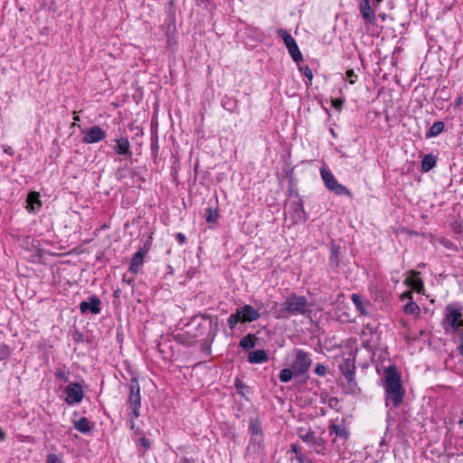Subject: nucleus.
I'll list each match as a JSON object with an SVG mask.
<instances>
[{
    "instance_id": "37998d69",
    "label": "nucleus",
    "mask_w": 463,
    "mask_h": 463,
    "mask_svg": "<svg viewBox=\"0 0 463 463\" xmlns=\"http://www.w3.org/2000/svg\"><path fill=\"white\" fill-rule=\"evenodd\" d=\"M150 246H151V241L149 240H147L145 242L144 246L142 248H140L139 250H146V254L150 249Z\"/></svg>"
},
{
    "instance_id": "a878e982",
    "label": "nucleus",
    "mask_w": 463,
    "mask_h": 463,
    "mask_svg": "<svg viewBox=\"0 0 463 463\" xmlns=\"http://www.w3.org/2000/svg\"><path fill=\"white\" fill-rule=\"evenodd\" d=\"M293 376H295V372L291 367L284 368L280 371L279 379L281 383H288Z\"/></svg>"
},
{
    "instance_id": "e433bc0d",
    "label": "nucleus",
    "mask_w": 463,
    "mask_h": 463,
    "mask_svg": "<svg viewBox=\"0 0 463 463\" xmlns=\"http://www.w3.org/2000/svg\"><path fill=\"white\" fill-rule=\"evenodd\" d=\"M47 463H62V460L60 457L55 454H50L47 457Z\"/></svg>"
},
{
    "instance_id": "c9c22d12",
    "label": "nucleus",
    "mask_w": 463,
    "mask_h": 463,
    "mask_svg": "<svg viewBox=\"0 0 463 463\" xmlns=\"http://www.w3.org/2000/svg\"><path fill=\"white\" fill-rule=\"evenodd\" d=\"M234 385H235V388L237 389L238 393L244 396L243 389L245 386H244L243 383L240 379H236Z\"/></svg>"
},
{
    "instance_id": "393cba45",
    "label": "nucleus",
    "mask_w": 463,
    "mask_h": 463,
    "mask_svg": "<svg viewBox=\"0 0 463 463\" xmlns=\"http://www.w3.org/2000/svg\"><path fill=\"white\" fill-rule=\"evenodd\" d=\"M329 261L331 267H337L340 263L339 248L335 245L331 247Z\"/></svg>"
},
{
    "instance_id": "ea45409f",
    "label": "nucleus",
    "mask_w": 463,
    "mask_h": 463,
    "mask_svg": "<svg viewBox=\"0 0 463 463\" xmlns=\"http://www.w3.org/2000/svg\"><path fill=\"white\" fill-rule=\"evenodd\" d=\"M175 238L177 240V241L180 243V244H184L186 241V237L184 236V234H183L182 232H178L176 235H175Z\"/></svg>"
},
{
    "instance_id": "79ce46f5",
    "label": "nucleus",
    "mask_w": 463,
    "mask_h": 463,
    "mask_svg": "<svg viewBox=\"0 0 463 463\" xmlns=\"http://www.w3.org/2000/svg\"><path fill=\"white\" fill-rule=\"evenodd\" d=\"M458 337H459L458 350H459V354L463 356V331L459 334Z\"/></svg>"
},
{
    "instance_id": "bb28decb",
    "label": "nucleus",
    "mask_w": 463,
    "mask_h": 463,
    "mask_svg": "<svg viewBox=\"0 0 463 463\" xmlns=\"http://www.w3.org/2000/svg\"><path fill=\"white\" fill-rule=\"evenodd\" d=\"M249 430L251 435L262 434L261 424L257 419H250Z\"/></svg>"
},
{
    "instance_id": "9b49d317",
    "label": "nucleus",
    "mask_w": 463,
    "mask_h": 463,
    "mask_svg": "<svg viewBox=\"0 0 463 463\" xmlns=\"http://www.w3.org/2000/svg\"><path fill=\"white\" fill-rule=\"evenodd\" d=\"M100 304L101 301L97 296H91L89 298V301H82L80 304V310L81 313H86L90 311L94 315H98L101 311Z\"/></svg>"
},
{
    "instance_id": "7ed1b4c3",
    "label": "nucleus",
    "mask_w": 463,
    "mask_h": 463,
    "mask_svg": "<svg viewBox=\"0 0 463 463\" xmlns=\"http://www.w3.org/2000/svg\"><path fill=\"white\" fill-rule=\"evenodd\" d=\"M463 307L459 305L449 304L445 307V317L442 327L448 334L458 335L463 331Z\"/></svg>"
},
{
    "instance_id": "8fccbe9b",
    "label": "nucleus",
    "mask_w": 463,
    "mask_h": 463,
    "mask_svg": "<svg viewBox=\"0 0 463 463\" xmlns=\"http://www.w3.org/2000/svg\"><path fill=\"white\" fill-rule=\"evenodd\" d=\"M405 296H408L410 298H411V292H408V294H405Z\"/></svg>"
},
{
    "instance_id": "0eeeda50",
    "label": "nucleus",
    "mask_w": 463,
    "mask_h": 463,
    "mask_svg": "<svg viewBox=\"0 0 463 463\" xmlns=\"http://www.w3.org/2000/svg\"><path fill=\"white\" fill-rule=\"evenodd\" d=\"M320 174L326 186L330 191L334 192L337 195H350L349 190L343 184H339L329 170L321 168Z\"/></svg>"
},
{
    "instance_id": "09e8293b",
    "label": "nucleus",
    "mask_w": 463,
    "mask_h": 463,
    "mask_svg": "<svg viewBox=\"0 0 463 463\" xmlns=\"http://www.w3.org/2000/svg\"><path fill=\"white\" fill-rule=\"evenodd\" d=\"M74 121H80V117L78 115H75L73 117Z\"/></svg>"
},
{
    "instance_id": "dca6fc26",
    "label": "nucleus",
    "mask_w": 463,
    "mask_h": 463,
    "mask_svg": "<svg viewBox=\"0 0 463 463\" xmlns=\"http://www.w3.org/2000/svg\"><path fill=\"white\" fill-rule=\"evenodd\" d=\"M351 299H352L354 305L355 306L356 310L361 315H364L365 316V315L369 314L368 307L371 306L369 301L363 300L361 296L358 295V294H355V293L352 294Z\"/></svg>"
},
{
    "instance_id": "1a4fd4ad",
    "label": "nucleus",
    "mask_w": 463,
    "mask_h": 463,
    "mask_svg": "<svg viewBox=\"0 0 463 463\" xmlns=\"http://www.w3.org/2000/svg\"><path fill=\"white\" fill-rule=\"evenodd\" d=\"M65 402L68 404L79 403L83 399V390L80 383H70L65 388Z\"/></svg>"
},
{
    "instance_id": "c756f323",
    "label": "nucleus",
    "mask_w": 463,
    "mask_h": 463,
    "mask_svg": "<svg viewBox=\"0 0 463 463\" xmlns=\"http://www.w3.org/2000/svg\"><path fill=\"white\" fill-rule=\"evenodd\" d=\"M70 372L64 366L62 368H58L55 372V377L62 382H69Z\"/></svg>"
},
{
    "instance_id": "a211bd4d",
    "label": "nucleus",
    "mask_w": 463,
    "mask_h": 463,
    "mask_svg": "<svg viewBox=\"0 0 463 463\" xmlns=\"http://www.w3.org/2000/svg\"><path fill=\"white\" fill-rule=\"evenodd\" d=\"M419 272L411 271V277L406 279V283L417 292H420L423 289V282L419 278Z\"/></svg>"
},
{
    "instance_id": "f8f14e48",
    "label": "nucleus",
    "mask_w": 463,
    "mask_h": 463,
    "mask_svg": "<svg viewBox=\"0 0 463 463\" xmlns=\"http://www.w3.org/2000/svg\"><path fill=\"white\" fill-rule=\"evenodd\" d=\"M116 145L114 151L119 156H131L130 144L127 137H120L115 139Z\"/></svg>"
},
{
    "instance_id": "aec40b11",
    "label": "nucleus",
    "mask_w": 463,
    "mask_h": 463,
    "mask_svg": "<svg viewBox=\"0 0 463 463\" xmlns=\"http://www.w3.org/2000/svg\"><path fill=\"white\" fill-rule=\"evenodd\" d=\"M73 423L74 428L81 433H88L91 430L90 420L85 417L80 418L79 420H74Z\"/></svg>"
},
{
    "instance_id": "39448f33",
    "label": "nucleus",
    "mask_w": 463,
    "mask_h": 463,
    "mask_svg": "<svg viewBox=\"0 0 463 463\" xmlns=\"http://www.w3.org/2000/svg\"><path fill=\"white\" fill-rule=\"evenodd\" d=\"M259 311L250 305H244L237 308L236 312L232 314L227 320L229 327L233 329L238 323H250L260 318Z\"/></svg>"
},
{
    "instance_id": "f03ea898",
    "label": "nucleus",
    "mask_w": 463,
    "mask_h": 463,
    "mask_svg": "<svg viewBox=\"0 0 463 463\" xmlns=\"http://www.w3.org/2000/svg\"><path fill=\"white\" fill-rule=\"evenodd\" d=\"M311 305L304 296H298L295 293L288 295L282 304L280 316L288 317L289 316H308L311 313Z\"/></svg>"
},
{
    "instance_id": "c03bdc74",
    "label": "nucleus",
    "mask_w": 463,
    "mask_h": 463,
    "mask_svg": "<svg viewBox=\"0 0 463 463\" xmlns=\"http://www.w3.org/2000/svg\"><path fill=\"white\" fill-rule=\"evenodd\" d=\"M462 103V99L461 97H458L457 99H456V106L457 107H459Z\"/></svg>"
},
{
    "instance_id": "72a5a7b5",
    "label": "nucleus",
    "mask_w": 463,
    "mask_h": 463,
    "mask_svg": "<svg viewBox=\"0 0 463 463\" xmlns=\"http://www.w3.org/2000/svg\"><path fill=\"white\" fill-rule=\"evenodd\" d=\"M344 101L345 100L343 99H333L331 100V104L337 111H340L342 109Z\"/></svg>"
},
{
    "instance_id": "c85d7f7f",
    "label": "nucleus",
    "mask_w": 463,
    "mask_h": 463,
    "mask_svg": "<svg viewBox=\"0 0 463 463\" xmlns=\"http://www.w3.org/2000/svg\"><path fill=\"white\" fill-rule=\"evenodd\" d=\"M205 219L208 222H215L219 218V213L213 208H207L205 212Z\"/></svg>"
},
{
    "instance_id": "2eb2a0df",
    "label": "nucleus",
    "mask_w": 463,
    "mask_h": 463,
    "mask_svg": "<svg viewBox=\"0 0 463 463\" xmlns=\"http://www.w3.org/2000/svg\"><path fill=\"white\" fill-rule=\"evenodd\" d=\"M298 437L301 439L304 442L309 444V445H317V446H323L324 441L322 439L317 438L315 435V432L311 430H307L306 432H303L302 430L298 431Z\"/></svg>"
},
{
    "instance_id": "f704fd0d",
    "label": "nucleus",
    "mask_w": 463,
    "mask_h": 463,
    "mask_svg": "<svg viewBox=\"0 0 463 463\" xmlns=\"http://www.w3.org/2000/svg\"><path fill=\"white\" fill-rule=\"evenodd\" d=\"M158 149H159V146H158V138L157 137H153L152 138V144H151V150H152V153L155 156H157V153H158Z\"/></svg>"
},
{
    "instance_id": "423d86ee",
    "label": "nucleus",
    "mask_w": 463,
    "mask_h": 463,
    "mask_svg": "<svg viewBox=\"0 0 463 463\" xmlns=\"http://www.w3.org/2000/svg\"><path fill=\"white\" fill-rule=\"evenodd\" d=\"M294 352L295 359L291 363V368L295 372V376L306 375L312 364L310 354L302 349H295Z\"/></svg>"
},
{
    "instance_id": "20e7f679",
    "label": "nucleus",
    "mask_w": 463,
    "mask_h": 463,
    "mask_svg": "<svg viewBox=\"0 0 463 463\" xmlns=\"http://www.w3.org/2000/svg\"><path fill=\"white\" fill-rule=\"evenodd\" d=\"M128 388V406L130 410L129 427L133 430L135 428L134 420L139 417V410L141 407L140 386L137 378L130 379Z\"/></svg>"
},
{
    "instance_id": "f3484780",
    "label": "nucleus",
    "mask_w": 463,
    "mask_h": 463,
    "mask_svg": "<svg viewBox=\"0 0 463 463\" xmlns=\"http://www.w3.org/2000/svg\"><path fill=\"white\" fill-rule=\"evenodd\" d=\"M248 361L250 364H263L269 361V355L263 349L255 350L249 353Z\"/></svg>"
},
{
    "instance_id": "de8ad7c7",
    "label": "nucleus",
    "mask_w": 463,
    "mask_h": 463,
    "mask_svg": "<svg viewBox=\"0 0 463 463\" xmlns=\"http://www.w3.org/2000/svg\"><path fill=\"white\" fill-rule=\"evenodd\" d=\"M181 463H193L190 459L186 458H182V462Z\"/></svg>"
},
{
    "instance_id": "4468645a",
    "label": "nucleus",
    "mask_w": 463,
    "mask_h": 463,
    "mask_svg": "<svg viewBox=\"0 0 463 463\" xmlns=\"http://www.w3.org/2000/svg\"><path fill=\"white\" fill-rule=\"evenodd\" d=\"M145 256L146 250H138L131 259L128 270L132 273H137L140 267L143 265Z\"/></svg>"
},
{
    "instance_id": "4c0bfd02",
    "label": "nucleus",
    "mask_w": 463,
    "mask_h": 463,
    "mask_svg": "<svg viewBox=\"0 0 463 463\" xmlns=\"http://www.w3.org/2000/svg\"><path fill=\"white\" fill-rule=\"evenodd\" d=\"M300 71H302L305 77H307L309 80H312L313 73L309 67L306 66L305 68L300 69Z\"/></svg>"
},
{
    "instance_id": "a18cd8bd",
    "label": "nucleus",
    "mask_w": 463,
    "mask_h": 463,
    "mask_svg": "<svg viewBox=\"0 0 463 463\" xmlns=\"http://www.w3.org/2000/svg\"><path fill=\"white\" fill-rule=\"evenodd\" d=\"M5 438V434L4 430L0 428V439H4Z\"/></svg>"
},
{
    "instance_id": "b1692460",
    "label": "nucleus",
    "mask_w": 463,
    "mask_h": 463,
    "mask_svg": "<svg viewBox=\"0 0 463 463\" xmlns=\"http://www.w3.org/2000/svg\"><path fill=\"white\" fill-rule=\"evenodd\" d=\"M255 336L249 334L240 341L239 345L242 349L250 350L255 346Z\"/></svg>"
},
{
    "instance_id": "6e6552de",
    "label": "nucleus",
    "mask_w": 463,
    "mask_h": 463,
    "mask_svg": "<svg viewBox=\"0 0 463 463\" xmlns=\"http://www.w3.org/2000/svg\"><path fill=\"white\" fill-rule=\"evenodd\" d=\"M277 33L283 40L293 61L297 62L301 61L302 54L295 39L284 29H279Z\"/></svg>"
},
{
    "instance_id": "7c9ffc66",
    "label": "nucleus",
    "mask_w": 463,
    "mask_h": 463,
    "mask_svg": "<svg viewBox=\"0 0 463 463\" xmlns=\"http://www.w3.org/2000/svg\"><path fill=\"white\" fill-rule=\"evenodd\" d=\"M263 442V434L251 435L250 446L253 447L254 450L260 448Z\"/></svg>"
},
{
    "instance_id": "6ab92c4d",
    "label": "nucleus",
    "mask_w": 463,
    "mask_h": 463,
    "mask_svg": "<svg viewBox=\"0 0 463 463\" xmlns=\"http://www.w3.org/2000/svg\"><path fill=\"white\" fill-rule=\"evenodd\" d=\"M27 203H28L27 208L31 212H33V211H35L36 208L41 207L42 203L40 201L39 194L36 192L30 193L27 197Z\"/></svg>"
},
{
    "instance_id": "5701e85b",
    "label": "nucleus",
    "mask_w": 463,
    "mask_h": 463,
    "mask_svg": "<svg viewBox=\"0 0 463 463\" xmlns=\"http://www.w3.org/2000/svg\"><path fill=\"white\" fill-rule=\"evenodd\" d=\"M329 433L335 434V436L343 438L345 439L348 438V432L346 429L341 425L331 424L329 426Z\"/></svg>"
},
{
    "instance_id": "49530a36",
    "label": "nucleus",
    "mask_w": 463,
    "mask_h": 463,
    "mask_svg": "<svg viewBox=\"0 0 463 463\" xmlns=\"http://www.w3.org/2000/svg\"><path fill=\"white\" fill-rule=\"evenodd\" d=\"M291 450H292L293 452H295V453H298V446H297V445H295V444H294V445H292V446H291Z\"/></svg>"
},
{
    "instance_id": "ddd939ff",
    "label": "nucleus",
    "mask_w": 463,
    "mask_h": 463,
    "mask_svg": "<svg viewBox=\"0 0 463 463\" xmlns=\"http://www.w3.org/2000/svg\"><path fill=\"white\" fill-rule=\"evenodd\" d=\"M359 10L363 18L368 23H374L375 14L373 11L369 0H361Z\"/></svg>"
},
{
    "instance_id": "2f4dec72",
    "label": "nucleus",
    "mask_w": 463,
    "mask_h": 463,
    "mask_svg": "<svg viewBox=\"0 0 463 463\" xmlns=\"http://www.w3.org/2000/svg\"><path fill=\"white\" fill-rule=\"evenodd\" d=\"M349 367V365H347ZM345 379L348 381L350 384L355 385L354 383V366L353 365L352 368H347L345 372L343 373Z\"/></svg>"
},
{
    "instance_id": "f257e3e1",
    "label": "nucleus",
    "mask_w": 463,
    "mask_h": 463,
    "mask_svg": "<svg viewBox=\"0 0 463 463\" xmlns=\"http://www.w3.org/2000/svg\"><path fill=\"white\" fill-rule=\"evenodd\" d=\"M385 404L391 402L398 407L402 402L405 391L402 384L401 375L394 366H389L384 372Z\"/></svg>"
},
{
    "instance_id": "9d476101",
    "label": "nucleus",
    "mask_w": 463,
    "mask_h": 463,
    "mask_svg": "<svg viewBox=\"0 0 463 463\" xmlns=\"http://www.w3.org/2000/svg\"><path fill=\"white\" fill-rule=\"evenodd\" d=\"M82 142L84 144L98 143L106 137V132L99 126L87 128L83 132Z\"/></svg>"
},
{
    "instance_id": "58836bf2",
    "label": "nucleus",
    "mask_w": 463,
    "mask_h": 463,
    "mask_svg": "<svg viewBox=\"0 0 463 463\" xmlns=\"http://www.w3.org/2000/svg\"><path fill=\"white\" fill-rule=\"evenodd\" d=\"M140 444L146 449H149L150 448V441L148 439L145 438V437H142L140 439Z\"/></svg>"
},
{
    "instance_id": "473e14b6",
    "label": "nucleus",
    "mask_w": 463,
    "mask_h": 463,
    "mask_svg": "<svg viewBox=\"0 0 463 463\" xmlns=\"http://www.w3.org/2000/svg\"><path fill=\"white\" fill-rule=\"evenodd\" d=\"M314 373L319 376H325L326 373V367L322 364H317L314 369Z\"/></svg>"
},
{
    "instance_id": "412c9836",
    "label": "nucleus",
    "mask_w": 463,
    "mask_h": 463,
    "mask_svg": "<svg viewBox=\"0 0 463 463\" xmlns=\"http://www.w3.org/2000/svg\"><path fill=\"white\" fill-rule=\"evenodd\" d=\"M437 162V158L433 155H427L423 157L421 161V170L423 172H428L432 169Z\"/></svg>"
},
{
    "instance_id": "4be33fe9",
    "label": "nucleus",
    "mask_w": 463,
    "mask_h": 463,
    "mask_svg": "<svg viewBox=\"0 0 463 463\" xmlns=\"http://www.w3.org/2000/svg\"><path fill=\"white\" fill-rule=\"evenodd\" d=\"M444 123L442 121H436L430 128V129L426 133L427 137H433L439 135L444 130Z\"/></svg>"
},
{
    "instance_id": "3c124183",
    "label": "nucleus",
    "mask_w": 463,
    "mask_h": 463,
    "mask_svg": "<svg viewBox=\"0 0 463 463\" xmlns=\"http://www.w3.org/2000/svg\"><path fill=\"white\" fill-rule=\"evenodd\" d=\"M382 0H377V2H381Z\"/></svg>"
},
{
    "instance_id": "a19ab883",
    "label": "nucleus",
    "mask_w": 463,
    "mask_h": 463,
    "mask_svg": "<svg viewBox=\"0 0 463 463\" xmlns=\"http://www.w3.org/2000/svg\"><path fill=\"white\" fill-rule=\"evenodd\" d=\"M346 77L348 79H350V83L351 84H354V80H353L354 77H356V75L354 74V71L353 70H348L345 73Z\"/></svg>"
},
{
    "instance_id": "cd10ccee",
    "label": "nucleus",
    "mask_w": 463,
    "mask_h": 463,
    "mask_svg": "<svg viewBox=\"0 0 463 463\" xmlns=\"http://www.w3.org/2000/svg\"><path fill=\"white\" fill-rule=\"evenodd\" d=\"M404 312L410 315L418 316L420 312V309L415 302L410 301L404 306Z\"/></svg>"
}]
</instances>
